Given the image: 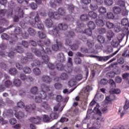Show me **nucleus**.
Returning <instances> with one entry per match:
<instances>
[{"mask_svg": "<svg viewBox=\"0 0 129 129\" xmlns=\"http://www.w3.org/2000/svg\"><path fill=\"white\" fill-rule=\"evenodd\" d=\"M40 89L41 91L39 92V93L35 97V102L36 103H41L42 102V100L47 98L46 92L50 91V87L49 86L42 84L40 86Z\"/></svg>", "mask_w": 129, "mask_h": 129, "instance_id": "nucleus-1", "label": "nucleus"}, {"mask_svg": "<svg viewBox=\"0 0 129 129\" xmlns=\"http://www.w3.org/2000/svg\"><path fill=\"white\" fill-rule=\"evenodd\" d=\"M73 65L72 62V58L71 57H68V63L67 66H64L61 63H57L55 66V68L58 71H65L67 73L70 74L72 72V67Z\"/></svg>", "mask_w": 129, "mask_h": 129, "instance_id": "nucleus-2", "label": "nucleus"}, {"mask_svg": "<svg viewBox=\"0 0 129 129\" xmlns=\"http://www.w3.org/2000/svg\"><path fill=\"white\" fill-rule=\"evenodd\" d=\"M66 15V10L63 8H59L58 9L57 12H50L48 13V17L50 19H54V20H60L61 16L62 17Z\"/></svg>", "mask_w": 129, "mask_h": 129, "instance_id": "nucleus-3", "label": "nucleus"}, {"mask_svg": "<svg viewBox=\"0 0 129 129\" xmlns=\"http://www.w3.org/2000/svg\"><path fill=\"white\" fill-rule=\"evenodd\" d=\"M31 50L37 57H42V59L45 64H47L49 62V56L47 55H43V53L40 51V50L36 48H32Z\"/></svg>", "mask_w": 129, "mask_h": 129, "instance_id": "nucleus-4", "label": "nucleus"}, {"mask_svg": "<svg viewBox=\"0 0 129 129\" xmlns=\"http://www.w3.org/2000/svg\"><path fill=\"white\" fill-rule=\"evenodd\" d=\"M1 38L3 40H11L9 41L10 45H14L16 43V41H18V37L15 35H12L11 37L7 33H3L1 35Z\"/></svg>", "mask_w": 129, "mask_h": 129, "instance_id": "nucleus-5", "label": "nucleus"}, {"mask_svg": "<svg viewBox=\"0 0 129 129\" xmlns=\"http://www.w3.org/2000/svg\"><path fill=\"white\" fill-rule=\"evenodd\" d=\"M119 50H120V48L118 49L116 51H115L114 53H112L110 55L105 56L95 55V56H93V57H94L95 58H96V60L97 61H99V62L101 61H103L104 62H106V61H107V60H108L109 59H110L111 57H113L114 55H116V54H117V53L119 52Z\"/></svg>", "mask_w": 129, "mask_h": 129, "instance_id": "nucleus-6", "label": "nucleus"}, {"mask_svg": "<svg viewBox=\"0 0 129 129\" xmlns=\"http://www.w3.org/2000/svg\"><path fill=\"white\" fill-rule=\"evenodd\" d=\"M18 107H20L21 108H24L25 110L27 111V112H31L33 110H35L36 109V104H33L32 105H30V106H25V103L24 102L20 101L17 103Z\"/></svg>", "mask_w": 129, "mask_h": 129, "instance_id": "nucleus-7", "label": "nucleus"}, {"mask_svg": "<svg viewBox=\"0 0 129 129\" xmlns=\"http://www.w3.org/2000/svg\"><path fill=\"white\" fill-rule=\"evenodd\" d=\"M26 19H29L28 21V24H30L32 27L34 28H37V24L40 22V17H39V14L37 13L36 17L33 18L32 17H26Z\"/></svg>", "mask_w": 129, "mask_h": 129, "instance_id": "nucleus-8", "label": "nucleus"}, {"mask_svg": "<svg viewBox=\"0 0 129 129\" xmlns=\"http://www.w3.org/2000/svg\"><path fill=\"white\" fill-rule=\"evenodd\" d=\"M26 55L27 57H24L21 59L22 64H26L27 62H31L34 60V56L32 55V53L28 52Z\"/></svg>", "mask_w": 129, "mask_h": 129, "instance_id": "nucleus-9", "label": "nucleus"}, {"mask_svg": "<svg viewBox=\"0 0 129 129\" xmlns=\"http://www.w3.org/2000/svg\"><path fill=\"white\" fill-rule=\"evenodd\" d=\"M48 33L55 38H59L61 35V33L59 32V30L57 29L56 26H53L52 29L48 31Z\"/></svg>", "mask_w": 129, "mask_h": 129, "instance_id": "nucleus-10", "label": "nucleus"}, {"mask_svg": "<svg viewBox=\"0 0 129 129\" xmlns=\"http://www.w3.org/2000/svg\"><path fill=\"white\" fill-rule=\"evenodd\" d=\"M37 44L39 46H40V47H43V46H47V47H49L51 44V42L49 39H45L44 42L42 41V40L39 39L37 40Z\"/></svg>", "mask_w": 129, "mask_h": 129, "instance_id": "nucleus-11", "label": "nucleus"}, {"mask_svg": "<svg viewBox=\"0 0 129 129\" xmlns=\"http://www.w3.org/2000/svg\"><path fill=\"white\" fill-rule=\"evenodd\" d=\"M41 119H42V118H41L39 116H37L36 117H32L30 118L29 119V120L32 122L33 123H40V122L41 121Z\"/></svg>", "mask_w": 129, "mask_h": 129, "instance_id": "nucleus-12", "label": "nucleus"}, {"mask_svg": "<svg viewBox=\"0 0 129 129\" xmlns=\"http://www.w3.org/2000/svg\"><path fill=\"white\" fill-rule=\"evenodd\" d=\"M39 50L41 52V54H47L48 55H51L52 54V49L48 47H46L45 49H44V47H42L41 50Z\"/></svg>", "mask_w": 129, "mask_h": 129, "instance_id": "nucleus-13", "label": "nucleus"}, {"mask_svg": "<svg viewBox=\"0 0 129 129\" xmlns=\"http://www.w3.org/2000/svg\"><path fill=\"white\" fill-rule=\"evenodd\" d=\"M42 81L44 82V83H50L52 82V78L48 76H43L41 78Z\"/></svg>", "mask_w": 129, "mask_h": 129, "instance_id": "nucleus-14", "label": "nucleus"}, {"mask_svg": "<svg viewBox=\"0 0 129 129\" xmlns=\"http://www.w3.org/2000/svg\"><path fill=\"white\" fill-rule=\"evenodd\" d=\"M20 79L23 81H25V80H27V81H33V78L31 77H27L24 74L20 75Z\"/></svg>", "mask_w": 129, "mask_h": 129, "instance_id": "nucleus-15", "label": "nucleus"}, {"mask_svg": "<svg viewBox=\"0 0 129 129\" xmlns=\"http://www.w3.org/2000/svg\"><path fill=\"white\" fill-rule=\"evenodd\" d=\"M15 11L18 13V16L20 18H24V11L23 9L20 7H17L15 9Z\"/></svg>", "mask_w": 129, "mask_h": 129, "instance_id": "nucleus-16", "label": "nucleus"}, {"mask_svg": "<svg viewBox=\"0 0 129 129\" xmlns=\"http://www.w3.org/2000/svg\"><path fill=\"white\" fill-rule=\"evenodd\" d=\"M15 115L18 119H22V118H24V117H25V114H24V112L22 111L15 113Z\"/></svg>", "mask_w": 129, "mask_h": 129, "instance_id": "nucleus-17", "label": "nucleus"}, {"mask_svg": "<svg viewBox=\"0 0 129 129\" xmlns=\"http://www.w3.org/2000/svg\"><path fill=\"white\" fill-rule=\"evenodd\" d=\"M58 27L59 30H61L62 31H66L67 29H68V25L65 23H60L58 25Z\"/></svg>", "mask_w": 129, "mask_h": 129, "instance_id": "nucleus-18", "label": "nucleus"}, {"mask_svg": "<svg viewBox=\"0 0 129 129\" xmlns=\"http://www.w3.org/2000/svg\"><path fill=\"white\" fill-rule=\"evenodd\" d=\"M57 60L61 62L65 61V56H64V54H63V53H59L57 55Z\"/></svg>", "mask_w": 129, "mask_h": 129, "instance_id": "nucleus-19", "label": "nucleus"}, {"mask_svg": "<svg viewBox=\"0 0 129 129\" xmlns=\"http://www.w3.org/2000/svg\"><path fill=\"white\" fill-rule=\"evenodd\" d=\"M42 120L44 122H51L52 120L51 118L49 117V115L44 114L42 116Z\"/></svg>", "mask_w": 129, "mask_h": 129, "instance_id": "nucleus-20", "label": "nucleus"}, {"mask_svg": "<svg viewBox=\"0 0 129 129\" xmlns=\"http://www.w3.org/2000/svg\"><path fill=\"white\" fill-rule=\"evenodd\" d=\"M97 40L100 44H104V43L105 42V38L104 36L102 35H98L97 37Z\"/></svg>", "mask_w": 129, "mask_h": 129, "instance_id": "nucleus-21", "label": "nucleus"}, {"mask_svg": "<svg viewBox=\"0 0 129 129\" xmlns=\"http://www.w3.org/2000/svg\"><path fill=\"white\" fill-rule=\"evenodd\" d=\"M74 5L70 4L67 5V10L70 14H73L74 13Z\"/></svg>", "mask_w": 129, "mask_h": 129, "instance_id": "nucleus-22", "label": "nucleus"}, {"mask_svg": "<svg viewBox=\"0 0 129 129\" xmlns=\"http://www.w3.org/2000/svg\"><path fill=\"white\" fill-rule=\"evenodd\" d=\"M50 117L51 118V120H54V119H57V118L59 117V114L56 112H51L50 114Z\"/></svg>", "mask_w": 129, "mask_h": 129, "instance_id": "nucleus-23", "label": "nucleus"}, {"mask_svg": "<svg viewBox=\"0 0 129 129\" xmlns=\"http://www.w3.org/2000/svg\"><path fill=\"white\" fill-rule=\"evenodd\" d=\"M45 24L48 28H51L53 26V21L50 19H46Z\"/></svg>", "mask_w": 129, "mask_h": 129, "instance_id": "nucleus-24", "label": "nucleus"}, {"mask_svg": "<svg viewBox=\"0 0 129 129\" xmlns=\"http://www.w3.org/2000/svg\"><path fill=\"white\" fill-rule=\"evenodd\" d=\"M90 9L92 11H96L98 9V6H97V4L95 2L92 3L90 5Z\"/></svg>", "mask_w": 129, "mask_h": 129, "instance_id": "nucleus-25", "label": "nucleus"}, {"mask_svg": "<svg viewBox=\"0 0 129 129\" xmlns=\"http://www.w3.org/2000/svg\"><path fill=\"white\" fill-rule=\"evenodd\" d=\"M14 12V9H9L7 10L6 12V16L7 18H13V15L14 14L13 13Z\"/></svg>", "mask_w": 129, "mask_h": 129, "instance_id": "nucleus-26", "label": "nucleus"}, {"mask_svg": "<svg viewBox=\"0 0 129 129\" xmlns=\"http://www.w3.org/2000/svg\"><path fill=\"white\" fill-rule=\"evenodd\" d=\"M14 52H17V53H24V48L21 46H16L15 48L13 49Z\"/></svg>", "mask_w": 129, "mask_h": 129, "instance_id": "nucleus-27", "label": "nucleus"}, {"mask_svg": "<svg viewBox=\"0 0 129 129\" xmlns=\"http://www.w3.org/2000/svg\"><path fill=\"white\" fill-rule=\"evenodd\" d=\"M28 32L30 36H32V37H34V36L36 35V31L32 28L29 27L28 28Z\"/></svg>", "mask_w": 129, "mask_h": 129, "instance_id": "nucleus-28", "label": "nucleus"}, {"mask_svg": "<svg viewBox=\"0 0 129 129\" xmlns=\"http://www.w3.org/2000/svg\"><path fill=\"white\" fill-rule=\"evenodd\" d=\"M55 3H57V4H60L61 3H62V0H56L54 2H50V7L51 8H53V9H55L56 7H57V5H56V4Z\"/></svg>", "mask_w": 129, "mask_h": 129, "instance_id": "nucleus-29", "label": "nucleus"}, {"mask_svg": "<svg viewBox=\"0 0 129 129\" xmlns=\"http://www.w3.org/2000/svg\"><path fill=\"white\" fill-rule=\"evenodd\" d=\"M88 27L89 29H91V30H94L95 29V23L92 21H90L88 23Z\"/></svg>", "mask_w": 129, "mask_h": 129, "instance_id": "nucleus-30", "label": "nucleus"}, {"mask_svg": "<svg viewBox=\"0 0 129 129\" xmlns=\"http://www.w3.org/2000/svg\"><path fill=\"white\" fill-rule=\"evenodd\" d=\"M96 24L97 26H99V27H103L105 24L102 20L97 19L96 20Z\"/></svg>", "mask_w": 129, "mask_h": 129, "instance_id": "nucleus-31", "label": "nucleus"}, {"mask_svg": "<svg viewBox=\"0 0 129 129\" xmlns=\"http://www.w3.org/2000/svg\"><path fill=\"white\" fill-rule=\"evenodd\" d=\"M80 20L81 21H83L84 22H87V21H89V18L87 15L83 14L81 16Z\"/></svg>", "mask_w": 129, "mask_h": 129, "instance_id": "nucleus-32", "label": "nucleus"}, {"mask_svg": "<svg viewBox=\"0 0 129 129\" xmlns=\"http://www.w3.org/2000/svg\"><path fill=\"white\" fill-rule=\"evenodd\" d=\"M106 27L107 28V29H113L114 28V24L109 21H107L106 23Z\"/></svg>", "mask_w": 129, "mask_h": 129, "instance_id": "nucleus-33", "label": "nucleus"}, {"mask_svg": "<svg viewBox=\"0 0 129 129\" xmlns=\"http://www.w3.org/2000/svg\"><path fill=\"white\" fill-rule=\"evenodd\" d=\"M109 84H110L111 89H113V88H115V87H116V85H115V82H114L113 80H109Z\"/></svg>", "mask_w": 129, "mask_h": 129, "instance_id": "nucleus-34", "label": "nucleus"}, {"mask_svg": "<svg viewBox=\"0 0 129 129\" xmlns=\"http://www.w3.org/2000/svg\"><path fill=\"white\" fill-rule=\"evenodd\" d=\"M114 36V33L112 31H109L108 32L107 34V38L108 39L109 41L111 40V38L113 37Z\"/></svg>", "mask_w": 129, "mask_h": 129, "instance_id": "nucleus-35", "label": "nucleus"}, {"mask_svg": "<svg viewBox=\"0 0 129 129\" xmlns=\"http://www.w3.org/2000/svg\"><path fill=\"white\" fill-rule=\"evenodd\" d=\"M41 65V62L37 59L33 60V63H31L32 67H36V66H40Z\"/></svg>", "mask_w": 129, "mask_h": 129, "instance_id": "nucleus-36", "label": "nucleus"}, {"mask_svg": "<svg viewBox=\"0 0 129 129\" xmlns=\"http://www.w3.org/2000/svg\"><path fill=\"white\" fill-rule=\"evenodd\" d=\"M94 111L97 114H99L100 115L101 114V111L99 109V104H97L96 107L94 108Z\"/></svg>", "mask_w": 129, "mask_h": 129, "instance_id": "nucleus-37", "label": "nucleus"}, {"mask_svg": "<svg viewBox=\"0 0 129 129\" xmlns=\"http://www.w3.org/2000/svg\"><path fill=\"white\" fill-rule=\"evenodd\" d=\"M22 31L23 30H22V29L19 27H16L14 29V33L16 34V35H20L22 34Z\"/></svg>", "mask_w": 129, "mask_h": 129, "instance_id": "nucleus-38", "label": "nucleus"}, {"mask_svg": "<svg viewBox=\"0 0 129 129\" xmlns=\"http://www.w3.org/2000/svg\"><path fill=\"white\" fill-rule=\"evenodd\" d=\"M21 83L22 82H21V80L19 79H15L13 81L14 85L17 87H20V86H21Z\"/></svg>", "mask_w": 129, "mask_h": 129, "instance_id": "nucleus-39", "label": "nucleus"}, {"mask_svg": "<svg viewBox=\"0 0 129 129\" xmlns=\"http://www.w3.org/2000/svg\"><path fill=\"white\" fill-rule=\"evenodd\" d=\"M41 104L42 107H43L44 109H49L50 108V106H49V104L46 101L42 102Z\"/></svg>", "mask_w": 129, "mask_h": 129, "instance_id": "nucleus-40", "label": "nucleus"}, {"mask_svg": "<svg viewBox=\"0 0 129 129\" xmlns=\"http://www.w3.org/2000/svg\"><path fill=\"white\" fill-rule=\"evenodd\" d=\"M54 87L57 90H60V89H62L63 85H62V84L60 83H56L54 84Z\"/></svg>", "mask_w": 129, "mask_h": 129, "instance_id": "nucleus-41", "label": "nucleus"}, {"mask_svg": "<svg viewBox=\"0 0 129 129\" xmlns=\"http://www.w3.org/2000/svg\"><path fill=\"white\" fill-rule=\"evenodd\" d=\"M113 12L114 13V14H120L121 10H120V8L115 6L113 8Z\"/></svg>", "mask_w": 129, "mask_h": 129, "instance_id": "nucleus-42", "label": "nucleus"}, {"mask_svg": "<svg viewBox=\"0 0 129 129\" xmlns=\"http://www.w3.org/2000/svg\"><path fill=\"white\" fill-rule=\"evenodd\" d=\"M115 75L114 72L110 71L107 73L106 76L107 78H113Z\"/></svg>", "mask_w": 129, "mask_h": 129, "instance_id": "nucleus-43", "label": "nucleus"}, {"mask_svg": "<svg viewBox=\"0 0 129 129\" xmlns=\"http://www.w3.org/2000/svg\"><path fill=\"white\" fill-rule=\"evenodd\" d=\"M9 74L11 75H16L18 73V71L16 68L10 69L9 71Z\"/></svg>", "mask_w": 129, "mask_h": 129, "instance_id": "nucleus-44", "label": "nucleus"}, {"mask_svg": "<svg viewBox=\"0 0 129 129\" xmlns=\"http://www.w3.org/2000/svg\"><path fill=\"white\" fill-rule=\"evenodd\" d=\"M111 45L114 48H116V47H118V45H119V42L115 40H113L111 41Z\"/></svg>", "mask_w": 129, "mask_h": 129, "instance_id": "nucleus-45", "label": "nucleus"}, {"mask_svg": "<svg viewBox=\"0 0 129 129\" xmlns=\"http://www.w3.org/2000/svg\"><path fill=\"white\" fill-rule=\"evenodd\" d=\"M89 16L90 18H92V19H96L97 18V14L93 11L89 13Z\"/></svg>", "mask_w": 129, "mask_h": 129, "instance_id": "nucleus-46", "label": "nucleus"}, {"mask_svg": "<svg viewBox=\"0 0 129 129\" xmlns=\"http://www.w3.org/2000/svg\"><path fill=\"white\" fill-rule=\"evenodd\" d=\"M21 36L24 39H28L29 38V34L25 30H22L21 32Z\"/></svg>", "mask_w": 129, "mask_h": 129, "instance_id": "nucleus-47", "label": "nucleus"}, {"mask_svg": "<svg viewBox=\"0 0 129 129\" xmlns=\"http://www.w3.org/2000/svg\"><path fill=\"white\" fill-rule=\"evenodd\" d=\"M38 37L40 39H45V38L47 37V36L46 35V34L44 33V32L42 31H39L38 32Z\"/></svg>", "mask_w": 129, "mask_h": 129, "instance_id": "nucleus-48", "label": "nucleus"}, {"mask_svg": "<svg viewBox=\"0 0 129 129\" xmlns=\"http://www.w3.org/2000/svg\"><path fill=\"white\" fill-rule=\"evenodd\" d=\"M60 78L61 80H67L68 79V75L65 73H62L60 76Z\"/></svg>", "mask_w": 129, "mask_h": 129, "instance_id": "nucleus-49", "label": "nucleus"}, {"mask_svg": "<svg viewBox=\"0 0 129 129\" xmlns=\"http://www.w3.org/2000/svg\"><path fill=\"white\" fill-rule=\"evenodd\" d=\"M69 85L70 87H73L76 85V81H75L74 79H71L69 81Z\"/></svg>", "mask_w": 129, "mask_h": 129, "instance_id": "nucleus-50", "label": "nucleus"}, {"mask_svg": "<svg viewBox=\"0 0 129 129\" xmlns=\"http://www.w3.org/2000/svg\"><path fill=\"white\" fill-rule=\"evenodd\" d=\"M107 17L109 20H113V19H114V14L111 12H108Z\"/></svg>", "mask_w": 129, "mask_h": 129, "instance_id": "nucleus-51", "label": "nucleus"}, {"mask_svg": "<svg viewBox=\"0 0 129 129\" xmlns=\"http://www.w3.org/2000/svg\"><path fill=\"white\" fill-rule=\"evenodd\" d=\"M84 33L88 36H92V29H91L90 28L86 29L84 31Z\"/></svg>", "mask_w": 129, "mask_h": 129, "instance_id": "nucleus-52", "label": "nucleus"}, {"mask_svg": "<svg viewBox=\"0 0 129 129\" xmlns=\"http://www.w3.org/2000/svg\"><path fill=\"white\" fill-rule=\"evenodd\" d=\"M23 70V72L26 74H29V73H31V68L28 67H24Z\"/></svg>", "mask_w": 129, "mask_h": 129, "instance_id": "nucleus-53", "label": "nucleus"}, {"mask_svg": "<svg viewBox=\"0 0 129 129\" xmlns=\"http://www.w3.org/2000/svg\"><path fill=\"white\" fill-rule=\"evenodd\" d=\"M93 125L96 129H99L101 126V124H100V122H99V121H97V122L94 123Z\"/></svg>", "mask_w": 129, "mask_h": 129, "instance_id": "nucleus-54", "label": "nucleus"}, {"mask_svg": "<svg viewBox=\"0 0 129 129\" xmlns=\"http://www.w3.org/2000/svg\"><path fill=\"white\" fill-rule=\"evenodd\" d=\"M78 48H79V45H78V44L75 43L71 46V49L73 51H76Z\"/></svg>", "mask_w": 129, "mask_h": 129, "instance_id": "nucleus-55", "label": "nucleus"}, {"mask_svg": "<svg viewBox=\"0 0 129 129\" xmlns=\"http://www.w3.org/2000/svg\"><path fill=\"white\" fill-rule=\"evenodd\" d=\"M98 11L100 14H105L106 13V9L103 7H101L99 8Z\"/></svg>", "mask_w": 129, "mask_h": 129, "instance_id": "nucleus-56", "label": "nucleus"}, {"mask_svg": "<svg viewBox=\"0 0 129 129\" xmlns=\"http://www.w3.org/2000/svg\"><path fill=\"white\" fill-rule=\"evenodd\" d=\"M33 73L35 74V75H40L41 74V71H40V69L39 68H35L33 69Z\"/></svg>", "mask_w": 129, "mask_h": 129, "instance_id": "nucleus-57", "label": "nucleus"}, {"mask_svg": "<svg viewBox=\"0 0 129 129\" xmlns=\"http://www.w3.org/2000/svg\"><path fill=\"white\" fill-rule=\"evenodd\" d=\"M6 14H7V10L6 9L0 10V17L1 18H3V17H5Z\"/></svg>", "mask_w": 129, "mask_h": 129, "instance_id": "nucleus-58", "label": "nucleus"}, {"mask_svg": "<svg viewBox=\"0 0 129 129\" xmlns=\"http://www.w3.org/2000/svg\"><path fill=\"white\" fill-rule=\"evenodd\" d=\"M87 44L89 47V48H92L93 46H94V43L92 41V40L89 39L87 40Z\"/></svg>", "mask_w": 129, "mask_h": 129, "instance_id": "nucleus-59", "label": "nucleus"}, {"mask_svg": "<svg viewBox=\"0 0 129 129\" xmlns=\"http://www.w3.org/2000/svg\"><path fill=\"white\" fill-rule=\"evenodd\" d=\"M98 33L103 35V34H105L106 33V29L105 28H100L98 29Z\"/></svg>", "mask_w": 129, "mask_h": 129, "instance_id": "nucleus-60", "label": "nucleus"}, {"mask_svg": "<svg viewBox=\"0 0 129 129\" xmlns=\"http://www.w3.org/2000/svg\"><path fill=\"white\" fill-rule=\"evenodd\" d=\"M129 108V101L127 100H126L125 101L124 105L123 106V109L124 110H126V109H128Z\"/></svg>", "mask_w": 129, "mask_h": 129, "instance_id": "nucleus-61", "label": "nucleus"}, {"mask_svg": "<svg viewBox=\"0 0 129 129\" xmlns=\"http://www.w3.org/2000/svg\"><path fill=\"white\" fill-rule=\"evenodd\" d=\"M31 93H32V94H36V93H37V92H38V87H33L31 88V90H30Z\"/></svg>", "mask_w": 129, "mask_h": 129, "instance_id": "nucleus-62", "label": "nucleus"}, {"mask_svg": "<svg viewBox=\"0 0 129 129\" xmlns=\"http://www.w3.org/2000/svg\"><path fill=\"white\" fill-rule=\"evenodd\" d=\"M56 100L57 102H62L63 101V97L61 95H57L56 96Z\"/></svg>", "mask_w": 129, "mask_h": 129, "instance_id": "nucleus-63", "label": "nucleus"}, {"mask_svg": "<svg viewBox=\"0 0 129 129\" xmlns=\"http://www.w3.org/2000/svg\"><path fill=\"white\" fill-rule=\"evenodd\" d=\"M35 28H38L39 30H44V25L41 23H39L36 24V27Z\"/></svg>", "mask_w": 129, "mask_h": 129, "instance_id": "nucleus-64", "label": "nucleus"}]
</instances>
